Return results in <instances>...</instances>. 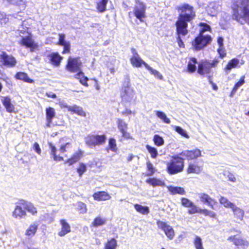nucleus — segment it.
Listing matches in <instances>:
<instances>
[{
    "label": "nucleus",
    "mask_w": 249,
    "mask_h": 249,
    "mask_svg": "<svg viewBox=\"0 0 249 249\" xmlns=\"http://www.w3.org/2000/svg\"><path fill=\"white\" fill-rule=\"evenodd\" d=\"M177 9L180 13L176 23L178 35V43L179 47L184 48V44L180 38V36H184L187 34V22L194 18L195 14L193 11V7L187 4H183L178 7Z\"/></svg>",
    "instance_id": "1"
},
{
    "label": "nucleus",
    "mask_w": 249,
    "mask_h": 249,
    "mask_svg": "<svg viewBox=\"0 0 249 249\" xmlns=\"http://www.w3.org/2000/svg\"><path fill=\"white\" fill-rule=\"evenodd\" d=\"M232 17L242 24L249 23V0H234Z\"/></svg>",
    "instance_id": "2"
},
{
    "label": "nucleus",
    "mask_w": 249,
    "mask_h": 249,
    "mask_svg": "<svg viewBox=\"0 0 249 249\" xmlns=\"http://www.w3.org/2000/svg\"><path fill=\"white\" fill-rule=\"evenodd\" d=\"M48 145L50 150L51 158L55 161H60L63 158L60 155L67 151V149L71 147V144L69 142H65L64 139L60 140L59 144L58 145L59 149L52 142H49Z\"/></svg>",
    "instance_id": "3"
},
{
    "label": "nucleus",
    "mask_w": 249,
    "mask_h": 249,
    "mask_svg": "<svg viewBox=\"0 0 249 249\" xmlns=\"http://www.w3.org/2000/svg\"><path fill=\"white\" fill-rule=\"evenodd\" d=\"M28 27H23V29H18L17 31V34L21 37V39L18 43L22 46L29 48L31 52H34L38 48V44L32 38L31 34L28 32Z\"/></svg>",
    "instance_id": "4"
},
{
    "label": "nucleus",
    "mask_w": 249,
    "mask_h": 249,
    "mask_svg": "<svg viewBox=\"0 0 249 249\" xmlns=\"http://www.w3.org/2000/svg\"><path fill=\"white\" fill-rule=\"evenodd\" d=\"M183 168V159L178 156L173 157L167 165V171L170 174H175L181 172Z\"/></svg>",
    "instance_id": "5"
},
{
    "label": "nucleus",
    "mask_w": 249,
    "mask_h": 249,
    "mask_svg": "<svg viewBox=\"0 0 249 249\" xmlns=\"http://www.w3.org/2000/svg\"><path fill=\"white\" fill-rule=\"evenodd\" d=\"M107 139L105 135H90L85 138V142L90 147L99 146L105 143Z\"/></svg>",
    "instance_id": "6"
},
{
    "label": "nucleus",
    "mask_w": 249,
    "mask_h": 249,
    "mask_svg": "<svg viewBox=\"0 0 249 249\" xmlns=\"http://www.w3.org/2000/svg\"><path fill=\"white\" fill-rule=\"evenodd\" d=\"M212 41V38L209 35L199 34L195 40L193 45L196 50H200L209 44Z\"/></svg>",
    "instance_id": "7"
},
{
    "label": "nucleus",
    "mask_w": 249,
    "mask_h": 249,
    "mask_svg": "<svg viewBox=\"0 0 249 249\" xmlns=\"http://www.w3.org/2000/svg\"><path fill=\"white\" fill-rule=\"evenodd\" d=\"M121 96L123 101L125 102H134L136 99L134 89L128 85L123 88Z\"/></svg>",
    "instance_id": "8"
},
{
    "label": "nucleus",
    "mask_w": 249,
    "mask_h": 249,
    "mask_svg": "<svg viewBox=\"0 0 249 249\" xmlns=\"http://www.w3.org/2000/svg\"><path fill=\"white\" fill-rule=\"evenodd\" d=\"M228 240L237 246V249H247L249 242L246 239L237 235H231L228 237Z\"/></svg>",
    "instance_id": "9"
},
{
    "label": "nucleus",
    "mask_w": 249,
    "mask_h": 249,
    "mask_svg": "<svg viewBox=\"0 0 249 249\" xmlns=\"http://www.w3.org/2000/svg\"><path fill=\"white\" fill-rule=\"evenodd\" d=\"M82 62L79 58L70 57L68 60L66 69L71 72H75L80 71Z\"/></svg>",
    "instance_id": "10"
},
{
    "label": "nucleus",
    "mask_w": 249,
    "mask_h": 249,
    "mask_svg": "<svg viewBox=\"0 0 249 249\" xmlns=\"http://www.w3.org/2000/svg\"><path fill=\"white\" fill-rule=\"evenodd\" d=\"M157 224L158 228L161 230L170 240L174 238L175 231L171 226L161 221H158Z\"/></svg>",
    "instance_id": "11"
},
{
    "label": "nucleus",
    "mask_w": 249,
    "mask_h": 249,
    "mask_svg": "<svg viewBox=\"0 0 249 249\" xmlns=\"http://www.w3.org/2000/svg\"><path fill=\"white\" fill-rule=\"evenodd\" d=\"M0 62L1 64L8 67H13L17 64V61L12 55H8L4 52L0 53Z\"/></svg>",
    "instance_id": "12"
},
{
    "label": "nucleus",
    "mask_w": 249,
    "mask_h": 249,
    "mask_svg": "<svg viewBox=\"0 0 249 249\" xmlns=\"http://www.w3.org/2000/svg\"><path fill=\"white\" fill-rule=\"evenodd\" d=\"M146 7L143 2H138L134 7L133 12L135 16L140 20L143 21L142 19L145 18Z\"/></svg>",
    "instance_id": "13"
},
{
    "label": "nucleus",
    "mask_w": 249,
    "mask_h": 249,
    "mask_svg": "<svg viewBox=\"0 0 249 249\" xmlns=\"http://www.w3.org/2000/svg\"><path fill=\"white\" fill-rule=\"evenodd\" d=\"M131 53L132 56L130 58V61L132 65L136 68L141 67L143 65L146 68V65H148L145 63L140 57L135 49H131Z\"/></svg>",
    "instance_id": "14"
},
{
    "label": "nucleus",
    "mask_w": 249,
    "mask_h": 249,
    "mask_svg": "<svg viewBox=\"0 0 249 249\" xmlns=\"http://www.w3.org/2000/svg\"><path fill=\"white\" fill-rule=\"evenodd\" d=\"M117 124L119 131L122 133V137L125 139H131L132 137L129 132L127 131V124L123 120L118 119Z\"/></svg>",
    "instance_id": "15"
},
{
    "label": "nucleus",
    "mask_w": 249,
    "mask_h": 249,
    "mask_svg": "<svg viewBox=\"0 0 249 249\" xmlns=\"http://www.w3.org/2000/svg\"><path fill=\"white\" fill-rule=\"evenodd\" d=\"M180 155L186 157L188 160H191L200 157L201 156V151L199 149L196 148L192 150L182 151Z\"/></svg>",
    "instance_id": "16"
},
{
    "label": "nucleus",
    "mask_w": 249,
    "mask_h": 249,
    "mask_svg": "<svg viewBox=\"0 0 249 249\" xmlns=\"http://www.w3.org/2000/svg\"><path fill=\"white\" fill-rule=\"evenodd\" d=\"M198 195L200 200L202 203L207 204L213 210L215 209L213 204L217 203V202L214 199L205 193H199Z\"/></svg>",
    "instance_id": "17"
},
{
    "label": "nucleus",
    "mask_w": 249,
    "mask_h": 249,
    "mask_svg": "<svg viewBox=\"0 0 249 249\" xmlns=\"http://www.w3.org/2000/svg\"><path fill=\"white\" fill-rule=\"evenodd\" d=\"M211 71V68L209 61H202L198 64L197 72L200 75L209 74Z\"/></svg>",
    "instance_id": "18"
},
{
    "label": "nucleus",
    "mask_w": 249,
    "mask_h": 249,
    "mask_svg": "<svg viewBox=\"0 0 249 249\" xmlns=\"http://www.w3.org/2000/svg\"><path fill=\"white\" fill-rule=\"evenodd\" d=\"M220 10V5L218 3L214 2L210 3L206 7L207 13L211 16H215Z\"/></svg>",
    "instance_id": "19"
},
{
    "label": "nucleus",
    "mask_w": 249,
    "mask_h": 249,
    "mask_svg": "<svg viewBox=\"0 0 249 249\" xmlns=\"http://www.w3.org/2000/svg\"><path fill=\"white\" fill-rule=\"evenodd\" d=\"M231 210L232 212L233 217L237 220L240 221H243L245 216V212L242 209L238 207L235 204Z\"/></svg>",
    "instance_id": "20"
},
{
    "label": "nucleus",
    "mask_w": 249,
    "mask_h": 249,
    "mask_svg": "<svg viewBox=\"0 0 249 249\" xmlns=\"http://www.w3.org/2000/svg\"><path fill=\"white\" fill-rule=\"evenodd\" d=\"M60 223L61 228L58 233V235L59 236L62 237L71 232V227L69 224L64 219H61Z\"/></svg>",
    "instance_id": "21"
},
{
    "label": "nucleus",
    "mask_w": 249,
    "mask_h": 249,
    "mask_svg": "<svg viewBox=\"0 0 249 249\" xmlns=\"http://www.w3.org/2000/svg\"><path fill=\"white\" fill-rule=\"evenodd\" d=\"M1 102L6 109V110L9 113L15 112V107L11 103V99L8 96H3L1 98Z\"/></svg>",
    "instance_id": "22"
},
{
    "label": "nucleus",
    "mask_w": 249,
    "mask_h": 249,
    "mask_svg": "<svg viewBox=\"0 0 249 249\" xmlns=\"http://www.w3.org/2000/svg\"><path fill=\"white\" fill-rule=\"evenodd\" d=\"M202 170V166L198 165V162H190L189 163L187 169V172L188 174H199Z\"/></svg>",
    "instance_id": "23"
},
{
    "label": "nucleus",
    "mask_w": 249,
    "mask_h": 249,
    "mask_svg": "<svg viewBox=\"0 0 249 249\" xmlns=\"http://www.w3.org/2000/svg\"><path fill=\"white\" fill-rule=\"evenodd\" d=\"M93 197L95 200L101 201L109 200L111 196L106 192H98L93 195Z\"/></svg>",
    "instance_id": "24"
},
{
    "label": "nucleus",
    "mask_w": 249,
    "mask_h": 249,
    "mask_svg": "<svg viewBox=\"0 0 249 249\" xmlns=\"http://www.w3.org/2000/svg\"><path fill=\"white\" fill-rule=\"evenodd\" d=\"M26 215V212L19 205H17L12 212V216L16 219H22Z\"/></svg>",
    "instance_id": "25"
},
{
    "label": "nucleus",
    "mask_w": 249,
    "mask_h": 249,
    "mask_svg": "<svg viewBox=\"0 0 249 249\" xmlns=\"http://www.w3.org/2000/svg\"><path fill=\"white\" fill-rule=\"evenodd\" d=\"M55 115V109L52 107H49L46 109V117L47 120L46 126L50 127L52 122V120Z\"/></svg>",
    "instance_id": "26"
},
{
    "label": "nucleus",
    "mask_w": 249,
    "mask_h": 249,
    "mask_svg": "<svg viewBox=\"0 0 249 249\" xmlns=\"http://www.w3.org/2000/svg\"><path fill=\"white\" fill-rule=\"evenodd\" d=\"M38 228V224L33 223L30 225L25 232V235L28 237H33L36 233Z\"/></svg>",
    "instance_id": "27"
},
{
    "label": "nucleus",
    "mask_w": 249,
    "mask_h": 249,
    "mask_svg": "<svg viewBox=\"0 0 249 249\" xmlns=\"http://www.w3.org/2000/svg\"><path fill=\"white\" fill-rule=\"evenodd\" d=\"M83 153L81 150H78L75 152L70 159L67 160L66 162L71 165L77 162L83 157Z\"/></svg>",
    "instance_id": "28"
},
{
    "label": "nucleus",
    "mask_w": 249,
    "mask_h": 249,
    "mask_svg": "<svg viewBox=\"0 0 249 249\" xmlns=\"http://www.w3.org/2000/svg\"><path fill=\"white\" fill-rule=\"evenodd\" d=\"M69 111L71 112V113H75L80 116L85 117L86 116V113L82 108L76 105L69 107Z\"/></svg>",
    "instance_id": "29"
},
{
    "label": "nucleus",
    "mask_w": 249,
    "mask_h": 249,
    "mask_svg": "<svg viewBox=\"0 0 249 249\" xmlns=\"http://www.w3.org/2000/svg\"><path fill=\"white\" fill-rule=\"evenodd\" d=\"M21 204L23 206L24 209L32 215H35L36 214V209L33 204L25 201H22Z\"/></svg>",
    "instance_id": "30"
},
{
    "label": "nucleus",
    "mask_w": 249,
    "mask_h": 249,
    "mask_svg": "<svg viewBox=\"0 0 249 249\" xmlns=\"http://www.w3.org/2000/svg\"><path fill=\"white\" fill-rule=\"evenodd\" d=\"M50 60L52 64L58 66L62 59V57L57 53H53L49 55Z\"/></svg>",
    "instance_id": "31"
},
{
    "label": "nucleus",
    "mask_w": 249,
    "mask_h": 249,
    "mask_svg": "<svg viewBox=\"0 0 249 249\" xmlns=\"http://www.w3.org/2000/svg\"><path fill=\"white\" fill-rule=\"evenodd\" d=\"M218 200L220 204L225 208H230L231 209L235 204L230 201L227 197L223 196H220Z\"/></svg>",
    "instance_id": "32"
},
{
    "label": "nucleus",
    "mask_w": 249,
    "mask_h": 249,
    "mask_svg": "<svg viewBox=\"0 0 249 249\" xmlns=\"http://www.w3.org/2000/svg\"><path fill=\"white\" fill-rule=\"evenodd\" d=\"M118 246L117 241L114 238L108 239L104 244V249H116Z\"/></svg>",
    "instance_id": "33"
},
{
    "label": "nucleus",
    "mask_w": 249,
    "mask_h": 249,
    "mask_svg": "<svg viewBox=\"0 0 249 249\" xmlns=\"http://www.w3.org/2000/svg\"><path fill=\"white\" fill-rule=\"evenodd\" d=\"M106 222L107 219L105 218L99 216L94 218L93 222L91 223V226L93 227L97 228L104 225Z\"/></svg>",
    "instance_id": "34"
},
{
    "label": "nucleus",
    "mask_w": 249,
    "mask_h": 249,
    "mask_svg": "<svg viewBox=\"0 0 249 249\" xmlns=\"http://www.w3.org/2000/svg\"><path fill=\"white\" fill-rule=\"evenodd\" d=\"M239 63V59L237 58H233L231 60L225 68L224 70L226 72H230V71L233 68L237 67Z\"/></svg>",
    "instance_id": "35"
},
{
    "label": "nucleus",
    "mask_w": 249,
    "mask_h": 249,
    "mask_svg": "<svg viewBox=\"0 0 249 249\" xmlns=\"http://www.w3.org/2000/svg\"><path fill=\"white\" fill-rule=\"evenodd\" d=\"M146 182L153 187L162 186L164 185V182L157 178H149L146 180Z\"/></svg>",
    "instance_id": "36"
},
{
    "label": "nucleus",
    "mask_w": 249,
    "mask_h": 249,
    "mask_svg": "<svg viewBox=\"0 0 249 249\" xmlns=\"http://www.w3.org/2000/svg\"><path fill=\"white\" fill-rule=\"evenodd\" d=\"M135 210L139 213L146 215L149 213V209L147 206H143L140 204H136L134 205Z\"/></svg>",
    "instance_id": "37"
},
{
    "label": "nucleus",
    "mask_w": 249,
    "mask_h": 249,
    "mask_svg": "<svg viewBox=\"0 0 249 249\" xmlns=\"http://www.w3.org/2000/svg\"><path fill=\"white\" fill-rule=\"evenodd\" d=\"M15 77L17 79L22 80L25 82H27L29 83H32L34 82L33 80L29 78L28 76L26 73L23 72H18L16 74Z\"/></svg>",
    "instance_id": "38"
},
{
    "label": "nucleus",
    "mask_w": 249,
    "mask_h": 249,
    "mask_svg": "<svg viewBox=\"0 0 249 249\" xmlns=\"http://www.w3.org/2000/svg\"><path fill=\"white\" fill-rule=\"evenodd\" d=\"M168 191L173 195L179 194L183 195L185 193L184 189L180 187H174L172 186H168L167 187Z\"/></svg>",
    "instance_id": "39"
},
{
    "label": "nucleus",
    "mask_w": 249,
    "mask_h": 249,
    "mask_svg": "<svg viewBox=\"0 0 249 249\" xmlns=\"http://www.w3.org/2000/svg\"><path fill=\"white\" fill-rule=\"evenodd\" d=\"M156 115L164 123L169 124L170 123V120L167 117L166 114L160 111L156 110L154 111Z\"/></svg>",
    "instance_id": "40"
},
{
    "label": "nucleus",
    "mask_w": 249,
    "mask_h": 249,
    "mask_svg": "<svg viewBox=\"0 0 249 249\" xmlns=\"http://www.w3.org/2000/svg\"><path fill=\"white\" fill-rule=\"evenodd\" d=\"M197 63V60L195 58H191L189 61L187 65V71L190 73L194 72L196 70V64Z\"/></svg>",
    "instance_id": "41"
},
{
    "label": "nucleus",
    "mask_w": 249,
    "mask_h": 249,
    "mask_svg": "<svg viewBox=\"0 0 249 249\" xmlns=\"http://www.w3.org/2000/svg\"><path fill=\"white\" fill-rule=\"evenodd\" d=\"M245 76H242L240 80L236 83L231 93L230 96L232 97L236 93L237 90L245 83Z\"/></svg>",
    "instance_id": "42"
},
{
    "label": "nucleus",
    "mask_w": 249,
    "mask_h": 249,
    "mask_svg": "<svg viewBox=\"0 0 249 249\" xmlns=\"http://www.w3.org/2000/svg\"><path fill=\"white\" fill-rule=\"evenodd\" d=\"M75 78L79 80V81L81 84L85 86H88V84L87 83V81L88 80V78L85 76L83 72L80 71L77 74L75 75Z\"/></svg>",
    "instance_id": "43"
},
{
    "label": "nucleus",
    "mask_w": 249,
    "mask_h": 249,
    "mask_svg": "<svg viewBox=\"0 0 249 249\" xmlns=\"http://www.w3.org/2000/svg\"><path fill=\"white\" fill-rule=\"evenodd\" d=\"M193 244L196 249H204L202 239L198 236H196L193 240Z\"/></svg>",
    "instance_id": "44"
},
{
    "label": "nucleus",
    "mask_w": 249,
    "mask_h": 249,
    "mask_svg": "<svg viewBox=\"0 0 249 249\" xmlns=\"http://www.w3.org/2000/svg\"><path fill=\"white\" fill-rule=\"evenodd\" d=\"M76 210L81 213H85L87 212V208L86 204L82 202H78L75 205Z\"/></svg>",
    "instance_id": "45"
},
{
    "label": "nucleus",
    "mask_w": 249,
    "mask_h": 249,
    "mask_svg": "<svg viewBox=\"0 0 249 249\" xmlns=\"http://www.w3.org/2000/svg\"><path fill=\"white\" fill-rule=\"evenodd\" d=\"M108 0H101L97 3V9L99 12L103 13L106 10V5Z\"/></svg>",
    "instance_id": "46"
},
{
    "label": "nucleus",
    "mask_w": 249,
    "mask_h": 249,
    "mask_svg": "<svg viewBox=\"0 0 249 249\" xmlns=\"http://www.w3.org/2000/svg\"><path fill=\"white\" fill-rule=\"evenodd\" d=\"M9 3L19 6L20 10L25 8V4L23 0H7Z\"/></svg>",
    "instance_id": "47"
},
{
    "label": "nucleus",
    "mask_w": 249,
    "mask_h": 249,
    "mask_svg": "<svg viewBox=\"0 0 249 249\" xmlns=\"http://www.w3.org/2000/svg\"><path fill=\"white\" fill-rule=\"evenodd\" d=\"M146 148L148 151L149 153L150 154L151 158L153 159L157 158L158 155V152L157 149L155 147H152L149 145H146Z\"/></svg>",
    "instance_id": "48"
},
{
    "label": "nucleus",
    "mask_w": 249,
    "mask_h": 249,
    "mask_svg": "<svg viewBox=\"0 0 249 249\" xmlns=\"http://www.w3.org/2000/svg\"><path fill=\"white\" fill-rule=\"evenodd\" d=\"M173 127L175 130L181 136L186 139L189 138V136L188 135L187 131L183 129L181 127L178 126H174Z\"/></svg>",
    "instance_id": "49"
},
{
    "label": "nucleus",
    "mask_w": 249,
    "mask_h": 249,
    "mask_svg": "<svg viewBox=\"0 0 249 249\" xmlns=\"http://www.w3.org/2000/svg\"><path fill=\"white\" fill-rule=\"evenodd\" d=\"M153 142L154 144L157 146H161L163 145L164 143L163 139L159 135H155L154 136Z\"/></svg>",
    "instance_id": "50"
},
{
    "label": "nucleus",
    "mask_w": 249,
    "mask_h": 249,
    "mask_svg": "<svg viewBox=\"0 0 249 249\" xmlns=\"http://www.w3.org/2000/svg\"><path fill=\"white\" fill-rule=\"evenodd\" d=\"M108 149L114 152H117L118 150L116 140L113 138H110L109 140Z\"/></svg>",
    "instance_id": "51"
},
{
    "label": "nucleus",
    "mask_w": 249,
    "mask_h": 249,
    "mask_svg": "<svg viewBox=\"0 0 249 249\" xmlns=\"http://www.w3.org/2000/svg\"><path fill=\"white\" fill-rule=\"evenodd\" d=\"M77 172L80 177H81L83 174L87 171V166L83 163H80L77 168Z\"/></svg>",
    "instance_id": "52"
},
{
    "label": "nucleus",
    "mask_w": 249,
    "mask_h": 249,
    "mask_svg": "<svg viewBox=\"0 0 249 249\" xmlns=\"http://www.w3.org/2000/svg\"><path fill=\"white\" fill-rule=\"evenodd\" d=\"M146 65V69L147 70H148L152 74L154 75L156 77H157L158 78H159L160 79H162V76L161 75V74H160V73L158 71H157L156 70L153 69L152 68L150 67L148 65Z\"/></svg>",
    "instance_id": "53"
},
{
    "label": "nucleus",
    "mask_w": 249,
    "mask_h": 249,
    "mask_svg": "<svg viewBox=\"0 0 249 249\" xmlns=\"http://www.w3.org/2000/svg\"><path fill=\"white\" fill-rule=\"evenodd\" d=\"M199 26L200 27V29H199L200 34H199L203 35V33L205 32L208 31H210V30H211V28H210V26L206 23H200L199 24Z\"/></svg>",
    "instance_id": "54"
},
{
    "label": "nucleus",
    "mask_w": 249,
    "mask_h": 249,
    "mask_svg": "<svg viewBox=\"0 0 249 249\" xmlns=\"http://www.w3.org/2000/svg\"><path fill=\"white\" fill-rule=\"evenodd\" d=\"M191 209L188 211V213L190 214H194L196 213H200L202 214V209H200L195 205L194 203L192 206L190 207Z\"/></svg>",
    "instance_id": "55"
},
{
    "label": "nucleus",
    "mask_w": 249,
    "mask_h": 249,
    "mask_svg": "<svg viewBox=\"0 0 249 249\" xmlns=\"http://www.w3.org/2000/svg\"><path fill=\"white\" fill-rule=\"evenodd\" d=\"M202 214L205 216H208L211 218H216V214L213 211L209 210L206 209H203Z\"/></svg>",
    "instance_id": "56"
},
{
    "label": "nucleus",
    "mask_w": 249,
    "mask_h": 249,
    "mask_svg": "<svg viewBox=\"0 0 249 249\" xmlns=\"http://www.w3.org/2000/svg\"><path fill=\"white\" fill-rule=\"evenodd\" d=\"M224 176H226L229 181L231 182H236V178L234 174L231 173L230 172H225L224 174Z\"/></svg>",
    "instance_id": "57"
},
{
    "label": "nucleus",
    "mask_w": 249,
    "mask_h": 249,
    "mask_svg": "<svg viewBox=\"0 0 249 249\" xmlns=\"http://www.w3.org/2000/svg\"><path fill=\"white\" fill-rule=\"evenodd\" d=\"M147 168L148 170L147 176H151L155 172V169L154 168L152 164L150 162L147 163Z\"/></svg>",
    "instance_id": "58"
},
{
    "label": "nucleus",
    "mask_w": 249,
    "mask_h": 249,
    "mask_svg": "<svg viewBox=\"0 0 249 249\" xmlns=\"http://www.w3.org/2000/svg\"><path fill=\"white\" fill-rule=\"evenodd\" d=\"M181 202L182 205L186 207H190L193 204L192 201L186 198H182Z\"/></svg>",
    "instance_id": "59"
},
{
    "label": "nucleus",
    "mask_w": 249,
    "mask_h": 249,
    "mask_svg": "<svg viewBox=\"0 0 249 249\" xmlns=\"http://www.w3.org/2000/svg\"><path fill=\"white\" fill-rule=\"evenodd\" d=\"M122 114L125 116H127L129 115H135V112L134 111H132L130 109L126 108L124 110L122 111L121 112Z\"/></svg>",
    "instance_id": "60"
},
{
    "label": "nucleus",
    "mask_w": 249,
    "mask_h": 249,
    "mask_svg": "<svg viewBox=\"0 0 249 249\" xmlns=\"http://www.w3.org/2000/svg\"><path fill=\"white\" fill-rule=\"evenodd\" d=\"M8 21V18L5 14L0 12V22L1 24H6Z\"/></svg>",
    "instance_id": "61"
},
{
    "label": "nucleus",
    "mask_w": 249,
    "mask_h": 249,
    "mask_svg": "<svg viewBox=\"0 0 249 249\" xmlns=\"http://www.w3.org/2000/svg\"><path fill=\"white\" fill-rule=\"evenodd\" d=\"M217 52L221 58H223L226 56V53L225 52V50H224V47H219V48L217 49Z\"/></svg>",
    "instance_id": "62"
},
{
    "label": "nucleus",
    "mask_w": 249,
    "mask_h": 249,
    "mask_svg": "<svg viewBox=\"0 0 249 249\" xmlns=\"http://www.w3.org/2000/svg\"><path fill=\"white\" fill-rule=\"evenodd\" d=\"M61 46L64 47V50L63 51V53H69L70 51V43L68 42Z\"/></svg>",
    "instance_id": "63"
},
{
    "label": "nucleus",
    "mask_w": 249,
    "mask_h": 249,
    "mask_svg": "<svg viewBox=\"0 0 249 249\" xmlns=\"http://www.w3.org/2000/svg\"><path fill=\"white\" fill-rule=\"evenodd\" d=\"M59 42L58 44L60 45H62L67 42L65 41V35L63 34H59Z\"/></svg>",
    "instance_id": "64"
}]
</instances>
